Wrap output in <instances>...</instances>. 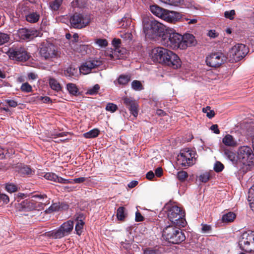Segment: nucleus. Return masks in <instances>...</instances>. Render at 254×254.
I'll return each instance as SVG.
<instances>
[{"mask_svg": "<svg viewBox=\"0 0 254 254\" xmlns=\"http://www.w3.org/2000/svg\"><path fill=\"white\" fill-rule=\"evenodd\" d=\"M46 179L53 181L55 182H58L61 184H69L72 182L69 180L64 179L56 175L55 174L52 173H47L44 175Z\"/></svg>", "mask_w": 254, "mask_h": 254, "instance_id": "22", "label": "nucleus"}, {"mask_svg": "<svg viewBox=\"0 0 254 254\" xmlns=\"http://www.w3.org/2000/svg\"><path fill=\"white\" fill-rule=\"evenodd\" d=\"M195 153L191 150H183L178 156V163L182 167L188 168L195 163Z\"/></svg>", "mask_w": 254, "mask_h": 254, "instance_id": "6", "label": "nucleus"}, {"mask_svg": "<svg viewBox=\"0 0 254 254\" xmlns=\"http://www.w3.org/2000/svg\"><path fill=\"white\" fill-rule=\"evenodd\" d=\"M20 172L23 174H32V171L31 169L27 166H25L22 167L20 170Z\"/></svg>", "mask_w": 254, "mask_h": 254, "instance_id": "48", "label": "nucleus"}, {"mask_svg": "<svg viewBox=\"0 0 254 254\" xmlns=\"http://www.w3.org/2000/svg\"><path fill=\"white\" fill-rule=\"evenodd\" d=\"M99 133L98 129H94L84 134V136L87 138H94L97 137Z\"/></svg>", "mask_w": 254, "mask_h": 254, "instance_id": "35", "label": "nucleus"}, {"mask_svg": "<svg viewBox=\"0 0 254 254\" xmlns=\"http://www.w3.org/2000/svg\"><path fill=\"white\" fill-rule=\"evenodd\" d=\"M185 216V212L177 205L169 207L167 209L168 218L175 225L184 227L187 224Z\"/></svg>", "mask_w": 254, "mask_h": 254, "instance_id": "4", "label": "nucleus"}, {"mask_svg": "<svg viewBox=\"0 0 254 254\" xmlns=\"http://www.w3.org/2000/svg\"><path fill=\"white\" fill-rule=\"evenodd\" d=\"M170 50L161 47L154 48L151 51L150 57L152 61L159 64H164Z\"/></svg>", "mask_w": 254, "mask_h": 254, "instance_id": "11", "label": "nucleus"}, {"mask_svg": "<svg viewBox=\"0 0 254 254\" xmlns=\"http://www.w3.org/2000/svg\"><path fill=\"white\" fill-rule=\"evenodd\" d=\"M237 158L244 164L250 165L254 163V154L251 148L248 146H243L239 148Z\"/></svg>", "mask_w": 254, "mask_h": 254, "instance_id": "8", "label": "nucleus"}, {"mask_svg": "<svg viewBox=\"0 0 254 254\" xmlns=\"http://www.w3.org/2000/svg\"><path fill=\"white\" fill-rule=\"evenodd\" d=\"M224 153L226 157L233 163L237 162V160L236 158V154L234 152H232L229 149H224Z\"/></svg>", "mask_w": 254, "mask_h": 254, "instance_id": "27", "label": "nucleus"}, {"mask_svg": "<svg viewBox=\"0 0 254 254\" xmlns=\"http://www.w3.org/2000/svg\"><path fill=\"white\" fill-rule=\"evenodd\" d=\"M143 254H161V252L159 248H147L143 249Z\"/></svg>", "mask_w": 254, "mask_h": 254, "instance_id": "30", "label": "nucleus"}, {"mask_svg": "<svg viewBox=\"0 0 254 254\" xmlns=\"http://www.w3.org/2000/svg\"><path fill=\"white\" fill-rule=\"evenodd\" d=\"M49 84L51 88L57 91L61 89V86L57 80L53 78H50L49 79Z\"/></svg>", "mask_w": 254, "mask_h": 254, "instance_id": "29", "label": "nucleus"}, {"mask_svg": "<svg viewBox=\"0 0 254 254\" xmlns=\"http://www.w3.org/2000/svg\"><path fill=\"white\" fill-rule=\"evenodd\" d=\"M207 35L211 38H215L219 36V33L215 30H210L208 31Z\"/></svg>", "mask_w": 254, "mask_h": 254, "instance_id": "54", "label": "nucleus"}, {"mask_svg": "<svg viewBox=\"0 0 254 254\" xmlns=\"http://www.w3.org/2000/svg\"><path fill=\"white\" fill-rule=\"evenodd\" d=\"M248 49L246 45L238 44L233 47L229 52L230 61L232 63L237 62L247 54Z\"/></svg>", "mask_w": 254, "mask_h": 254, "instance_id": "9", "label": "nucleus"}, {"mask_svg": "<svg viewBox=\"0 0 254 254\" xmlns=\"http://www.w3.org/2000/svg\"><path fill=\"white\" fill-rule=\"evenodd\" d=\"M130 80V76L129 75H121L118 78V82L120 84L125 85Z\"/></svg>", "mask_w": 254, "mask_h": 254, "instance_id": "34", "label": "nucleus"}, {"mask_svg": "<svg viewBox=\"0 0 254 254\" xmlns=\"http://www.w3.org/2000/svg\"><path fill=\"white\" fill-rule=\"evenodd\" d=\"M58 230L56 231H52L45 233V235L48 237H52L54 239H60L61 237H57Z\"/></svg>", "mask_w": 254, "mask_h": 254, "instance_id": "51", "label": "nucleus"}, {"mask_svg": "<svg viewBox=\"0 0 254 254\" xmlns=\"http://www.w3.org/2000/svg\"><path fill=\"white\" fill-rule=\"evenodd\" d=\"M177 177L180 181L183 182L188 177V174L185 171H180L178 172Z\"/></svg>", "mask_w": 254, "mask_h": 254, "instance_id": "36", "label": "nucleus"}, {"mask_svg": "<svg viewBox=\"0 0 254 254\" xmlns=\"http://www.w3.org/2000/svg\"><path fill=\"white\" fill-rule=\"evenodd\" d=\"M102 64L99 60H90L83 64L79 67V71L83 74H87L91 72L92 69L97 68Z\"/></svg>", "mask_w": 254, "mask_h": 254, "instance_id": "14", "label": "nucleus"}, {"mask_svg": "<svg viewBox=\"0 0 254 254\" xmlns=\"http://www.w3.org/2000/svg\"><path fill=\"white\" fill-rule=\"evenodd\" d=\"M143 31L148 37L164 35L166 27L152 18L144 17L143 19Z\"/></svg>", "mask_w": 254, "mask_h": 254, "instance_id": "1", "label": "nucleus"}, {"mask_svg": "<svg viewBox=\"0 0 254 254\" xmlns=\"http://www.w3.org/2000/svg\"><path fill=\"white\" fill-rule=\"evenodd\" d=\"M201 230L203 233H208L211 230V227L210 225L204 224L202 225Z\"/></svg>", "mask_w": 254, "mask_h": 254, "instance_id": "57", "label": "nucleus"}, {"mask_svg": "<svg viewBox=\"0 0 254 254\" xmlns=\"http://www.w3.org/2000/svg\"><path fill=\"white\" fill-rule=\"evenodd\" d=\"M5 190L10 193L14 192L17 191V186L12 183H7L5 184Z\"/></svg>", "mask_w": 254, "mask_h": 254, "instance_id": "37", "label": "nucleus"}, {"mask_svg": "<svg viewBox=\"0 0 254 254\" xmlns=\"http://www.w3.org/2000/svg\"><path fill=\"white\" fill-rule=\"evenodd\" d=\"M66 71L69 76H72L75 72V69L72 66H69L67 68Z\"/></svg>", "mask_w": 254, "mask_h": 254, "instance_id": "58", "label": "nucleus"}, {"mask_svg": "<svg viewBox=\"0 0 254 254\" xmlns=\"http://www.w3.org/2000/svg\"><path fill=\"white\" fill-rule=\"evenodd\" d=\"M20 89L21 91L25 92H30L32 91L31 86L27 82L23 83L21 86Z\"/></svg>", "mask_w": 254, "mask_h": 254, "instance_id": "46", "label": "nucleus"}, {"mask_svg": "<svg viewBox=\"0 0 254 254\" xmlns=\"http://www.w3.org/2000/svg\"><path fill=\"white\" fill-rule=\"evenodd\" d=\"M210 129L216 134H219L220 130L217 125H213L210 127Z\"/></svg>", "mask_w": 254, "mask_h": 254, "instance_id": "63", "label": "nucleus"}, {"mask_svg": "<svg viewBox=\"0 0 254 254\" xmlns=\"http://www.w3.org/2000/svg\"><path fill=\"white\" fill-rule=\"evenodd\" d=\"M131 87L135 90H141L143 87L141 83L138 80H134L131 83Z\"/></svg>", "mask_w": 254, "mask_h": 254, "instance_id": "39", "label": "nucleus"}, {"mask_svg": "<svg viewBox=\"0 0 254 254\" xmlns=\"http://www.w3.org/2000/svg\"><path fill=\"white\" fill-rule=\"evenodd\" d=\"M95 43L97 44L100 48H105L108 45V41L105 39H95Z\"/></svg>", "mask_w": 254, "mask_h": 254, "instance_id": "38", "label": "nucleus"}, {"mask_svg": "<svg viewBox=\"0 0 254 254\" xmlns=\"http://www.w3.org/2000/svg\"><path fill=\"white\" fill-rule=\"evenodd\" d=\"M144 220V217L142 216L141 213L139 212H136L135 213V221L137 222L142 221Z\"/></svg>", "mask_w": 254, "mask_h": 254, "instance_id": "61", "label": "nucleus"}, {"mask_svg": "<svg viewBox=\"0 0 254 254\" xmlns=\"http://www.w3.org/2000/svg\"><path fill=\"white\" fill-rule=\"evenodd\" d=\"M60 208V205L59 203H53L48 209L46 210L47 213H51L52 212L56 211Z\"/></svg>", "mask_w": 254, "mask_h": 254, "instance_id": "47", "label": "nucleus"}, {"mask_svg": "<svg viewBox=\"0 0 254 254\" xmlns=\"http://www.w3.org/2000/svg\"><path fill=\"white\" fill-rule=\"evenodd\" d=\"M240 249L246 252H254V232L247 231L242 234L239 242Z\"/></svg>", "mask_w": 254, "mask_h": 254, "instance_id": "5", "label": "nucleus"}, {"mask_svg": "<svg viewBox=\"0 0 254 254\" xmlns=\"http://www.w3.org/2000/svg\"><path fill=\"white\" fill-rule=\"evenodd\" d=\"M0 200H2L4 203L7 204L9 201V197L5 194H0Z\"/></svg>", "mask_w": 254, "mask_h": 254, "instance_id": "56", "label": "nucleus"}, {"mask_svg": "<svg viewBox=\"0 0 254 254\" xmlns=\"http://www.w3.org/2000/svg\"><path fill=\"white\" fill-rule=\"evenodd\" d=\"M70 22L74 28L81 29L89 24L90 19L87 15L75 13L70 17Z\"/></svg>", "mask_w": 254, "mask_h": 254, "instance_id": "10", "label": "nucleus"}, {"mask_svg": "<svg viewBox=\"0 0 254 254\" xmlns=\"http://www.w3.org/2000/svg\"><path fill=\"white\" fill-rule=\"evenodd\" d=\"M5 101L11 107H16L17 106V103L14 100H7Z\"/></svg>", "mask_w": 254, "mask_h": 254, "instance_id": "60", "label": "nucleus"}, {"mask_svg": "<svg viewBox=\"0 0 254 254\" xmlns=\"http://www.w3.org/2000/svg\"><path fill=\"white\" fill-rule=\"evenodd\" d=\"M155 174L157 177H160L163 174V170L162 168H157L155 171Z\"/></svg>", "mask_w": 254, "mask_h": 254, "instance_id": "62", "label": "nucleus"}, {"mask_svg": "<svg viewBox=\"0 0 254 254\" xmlns=\"http://www.w3.org/2000/svg\"><path fill=\"white\" fill-rule=\"evenodd\" d=\"M236 214L232 212H229L228 213L224 214L222 218V221L224 223H230L235 219Z\"/></svg>", "mask_w": 254, "mask_h": 254, "instance_id": "26", "label": "nucleus"}, {"mask_svg": "<svg viewBox=\"0 0 254 254\" xmlns=\"http://www.w3.org/2000/svg\"><path fill=\"white\" fill-rule=\"evenodd\" d=\"M74 222L69 220L63 223L58 229L57 237L63 238L70 233L73 228Z\"/></svg>", "mask_w": 254, "mask_h": 254, "instance_id": "18", "label": "nucleus"}, {"mask_svg": "<svg viewBox=\"0 0 254 254\" xmlns=\"http://www.w3.org/2000/svg\"><path fill=\"white\" fill-rule=\"evenodd\" d=\"M63 0H55L51 4V8L54 10H57L59 9L61 4L62 3Z\"/></svg>", "mask_w": 254, "mask_h": 254, "instance_id": "41", "label": "nucleus"}, {"mask_svg": "<svg viewBox=\"0 0 254 254\" xmlns=\"http://www.w3.org/2000/svg\"><path fill=\"white\" fill-rule=\"evenodd\" d=\"M235 14V11L234 10H231L230 11H226L224 13L225 17L231 20L233 19Z\"/></svg>", "mask_w": 254, "mask_h": 254, "instance_id": "53", "label": "nucleus"}, {"mask_svg": "<svg viewBox=\"0 0 254 254\" xmlns=\"http://www.w3.org/2000/svg\"><path fill=\"white\" fill-rule=\"evenodd\" d=\"M248 200L250 202V207L254 212V186L249 189Z\"/></svg>", "mask_w": 254, "mask_h": 254, "instance_id": "28", "label": "nucleus"}, {"mask_svg": "<svg viewBox=\"0 0 254 254\" xmlns=\"http://www.w3.org/2000/svg\"><path fill=\"white\" fill-rule=\"evenodd\" d=\"M8 54L10 58L19 61H26L29 58L27 52L22 48L9 49Z\"/></svg>", "mask_w": 254, "mask_h": 254, "instance_id": "13", "label": "nucleus"}, {"mask_svg": "<svg viewBox=\"0 0 254 254\" xmlns=\"http://www.w3.org/2000/svg\"><path fill=\"white\" fill-rule=\"evenodd\" d=\"M124 104L129 109L130 113L136 117L138 112V105L137 102L131 98L124 97L122 98Z\"/></svg>", "mask_w": 254, "mask_h": 254, "instance_id": "17", "label": "nucleus"}, {"mask_svg": "<svg viewBox=\"0 0 254 254\" xmlns=\"http://www.w3.org/2000/svg\"><path fill=\"white\" fill-rule=\"evenodd\" d=\"M162 2L170 5H178L184 0H161Z\"/></svg>", "mask_w": 254, "mask_h": 254, "instance_id": "44", "label": "nucleus"}, {"mask_svg": "<svg viewBox=\"0 0 254 254\" xmlns=\"http://www.w3.org/2000/svg\"><path fill=\"white\" fill-rule=\"evenodd\" d=\"M181 60L179 57L173 52L170 51L167 56V59L165 60L164 64L177 69L181 66Z\"/></svg>", "mask_w": 254, "mask_h": 254, "instance_id": "16", "label": "nucleus"}, {"mask_svg": "<svg viewBox=\"0 0 254 254\" xmlns=\"http://www.w3.org/2000/svg\"><path fill=\"white\" fill-rule=\"evenodd\" d=\"M162 236L166 241L175 244H179L186 239L184 233L180 229L172 225H169L164 229Z\"/></svg>", "mask_w": 254, "mask_h": 254, "instance_id": "3", "label": "nucleus"}, {"mask_svg": "<svg viewBox=\"0 0 254 254\" xmlns=\"http://www.w3.org/2000/svg\"><path fill=\"white\" fill-rule=\"evenodd\" d=\"M182 36L177 33L173 32L164 36L161 40L162 45L171 48L176 49L180 48Z\"/></svg>", "mask_w": 254, "mask_h": 254, "instance_id": "7", "label": "nucleus"}, {"mask_svg": "<svg viewBox=\"0 0 254 254\" xmlns=\"http://www.w3.org/2000/svg\"><path fill=\"white\" fill-rule=\"evenodd\" d=\"M117 109H118L117 106L116 104H114L112 103H109L107 104L106 107V110L107 111H110L112 113L115 112V111H116L117 110Z\"/></svg>", "mask_w": 254, "mask_h": 254, "instance_id": "45", "label": "nucleus"}, {"mask_svg": "<svg viewBox=\"0 0 254 254\" xmlns=\"http://www.w3.org/2000/svg\"><path fill=\"white\" fill-rule=\"evenodd\" d=\"M100 89L98 84H96L92 88L89 89L87 91V94L89 95H94L97 93Z\"/></svg>", "mask_w": 254, "mask_h": 254, "instance_id": "42", "label": "nucleus"}, {"mask_svg": "<svg viewBox=\"0 0 254 254\" xmlns=\"http://www.w3.org/2000/svg\"><path fill=\"white\" fill-rule=\"evenodd\" d=\"M39 19V15L35 12L31 13L26 16V20L31 23L36 22Z\"/></svg>", "mask_w": 254, "mask_h": 254, "instance_id": "32", "label": "nucleus"}, {"mask_svg": "<svg viewBox=\"0 0 254 254\" xmlns=\"http://www.w3.org/2000/svg\"><path fill=\"white\" fill-rule=\"evenodd\" d=\"M127 216L125 213V208L124 207H120L117 209V217L119 221H124Z\"/></svg>", "mask_w": 254, "mask_h": 254, "instance_id": "31", "label": "nucleus"}, {"mask_svg": "<svg viewBox=\"0 0 254 254\" xmlns=\"http://www.w3.org/2000/svg\"><path fill=\"white\" fill-rule=\"evenodd\" d=\"M39 54L42 59L47 61H54L61 57L60 49L50 42H43L39 47Z\"/></svg>", "mask_w": 254, "mask_h": 254, "instance_id": "2", "label": "nucleus"}, {"mask_svg": "<svg viewBox=\"0 0 254 254\" xmlns=\"http://www.w3.org/2000/svg\"><path fill=\"white\" fill-rule=\"evenodd\" d=\"M203 112L206 113L207 117L209 118H212L215 115V112L213 110H210V107L207 106L206 108L203 109Z\"/></svg>", "mask_w": 254, "mask_h": 254, "instance_id": "43", "label": "nucleus"}, {"mask_svg": "<svg viewBox=\"0 0 254 254\" xmlns=\"http://www.w3.org/2000/svg\"><path fill=\"white\" fill-rule=\"evenodd\" d=\"M223 143L226 146L235 147L237 145V141L230 134L226 135L222 139Z\"/></svg>", "mask_w": 254, "mask_h": 254, "instance_id": "25", "label": "nucleus"}, {"mask_svg": "<svg viewBox=\"0 0 254 254\" xmlns=\"http://www.w3.org/2000/svg\"><path fill=\"white\" fill-rule=\"evenodd\" d=\"M226 61V58L221 53H213L206 58L207 65L211 67L219 66Z\"/></svg>", "mask_w": 254, "mask_h": 254, "instance_id": "12", "label": "nucleus"}, {"mask_svg": "<svg viewBox=\"0 0 254 254\" xmlns=\"http://www.w3.org/2000/svg\"><path fill=\"white\" fill-rule=\"evenodd\" d=\"M88 49V46L85 45H80L79 48H76V51L82 54H84L86 53Z\"/></svg>", "mask_w": 254, "mask_h": 254, "instance_id": "52", "label": "nucleus"}, {"mask_svg": "<svg viewBox=\"0 0 254 254\" xmlns=\"http://www.w3.org/2000/svg\"><path fill=\"white\" fill-rule=\"evenodd\" d=\"M16 208L17 211L19 212H27L38 209L36 204L33 200H25L20 203L16 204Z\"/></svg>", "mask_w": 254, "mask_h": 254, "instance_id": "15", "label": "nucleus"}, {"mask_svg": "<svg viewBox=\"0 0 254 254\" xmlns=\"http://www.w3.org/2000/svg\"><path fill=\"white\" fill-rule=\"evenodd\" d=\"M9 38V36L7 34L0 32V45L7 43Z\"/></svg>", "mask_w": 254, "mask_h": 254, "instance_id": "40", "label": "nucleus"}, {"mask_svg": "<svg viewBox=\"0 0 254 254\" xmlns=\"http://www.w3.org/2000/svg\"><path fill=\"white\" fill-rule=\"evenodd\" d=\"M36 32L33 30H28L25 28L19 29L18 31L19 37L23 40H31L37 35Z\"/></svg>", "mask_w": 254, "mask_h": 254, "instance_id": "21", "label": "nucleus"}, {"mask_svg": "<svg viewBox=\"0 0 254 254\" xmlns=\"http://www.w3.org/2000/svg\"><path fill=\"white\" fill-rule=\"evenodd\" d=\"M150 9L151 12L156 16L161 18L165 10L164 9L157 5H153L150 6Z\"/></svg>", "mask_w": 254, "mask_h": 254, "instance_id": "24", "label": "nucleus"}, {"mask_svg": "<svg viewBox=\"0 0 254 254\" xmlns=\"http://www.w3.org/2000/svg\"><path fill=\"white\" fill-rule=\"evenodd\" d=\"M224 165L220 162L217 161L215 164L214 170L216 172H221L224 169Z\"/></svg>", "mask_w": 254, "mask_h": 254, "instance_id": "49", "label": "nucleus"}, {"mask_svg": "<svg viewBox=\"0 0 254 254\" xmlns=\"http://www.w3.org/2000/svg\"><path fill=\"white\" fill-rule=\"evenodd\" d=\"M210 179V176L208 173H205L201 174L199 177V180L202 183L207 182Z\"/></svg>", "mask_w": 254, "mask_h": 254, "instance_id": "50", "label": "nucleus"}, {"mask_svg": "<svg viewBox=\"0 0 254 254\" xmlns=\"http://www.w3.org/2000/svg\"><path fill=\"white\" fill-rule=\"evenodd\" d=\"M154 177V173L150 171L148 172L146 174V178L149 180H151Z\"/></svg>", "mask_w": 254, "mask_h": 254, "instance_id": "64", "label": "nucleus"}, {"mask_svg": "<svg viewBox=\"0 0 254 254\" xmlns=\"http://www.w3.org/2000/svg\"><path fill=\"white\" fill-rule=\"evenodd\" d=\"M121 37L126 40H131L132 39V35L130 32H126L121 35Z\"/></svg>", "mask_w": 254, "mask_h": 254, "instance_id": "59", "label": "nucleus"}, {"mask_svg": "<svg viewBox=\"0 0 254 254\" xmlns=\"http://www.w3.org/2000/svg\"><path fill=\"white\" fill-rule=\"evenodd\" d=\"M182 39L180 46V49H186L187 47L194 46L196 43L194 36L190 34L184 35L182 36Z\"/></svg>", "mask_w": 254, "mask_h": 254, "instance_id": "19", "label": "nucleus"}, {"mask_svg": "<svg viewBox=\"0 0 254 254\" xmlns=\"http://www.w3.org/2000/svg\"><path fill=\"white\" fill-rule=\"evenodd\" d=\"M86 179L87 178H86L85 177H80V178L74 179L72 181H70L72 182L71 184H72L73 183L80 184V183H83L84 181H85L86 180Z\"/></svg>", "mask_w": 254, "mask_h": 254, "instance_id": "55", "label": "nucleus"}, {"mask_svg": "<svg viewBox=\"0 0 254 254\" xmlns=\"http://www.w3.org/2000/svg\"><path fill=\"white\" fill-rule=\"evenodd\" d=\"M66 88L68 92L72 95H75L78 91L76 85L73 83H68L66 85Z\"/></svg>", "mask_w": 254, "mask_h": 254, "instance_id": "33", "label": "nucleus"}, {"mask_svg": "<svg viewBox=\"0 0 254 254\" xmlns=\"http://www.w3.org/2000/svg\"><path fill=\"white\" fill-rule=\"evenodd\" d=\"M180 18L181 16L179 13L167 9L161 17V19L171 23H175L177 21H178Z\"/></svg>", "mask_w": 254, "mask_h": 254, "instance_id": "20", "label": "nucleus"}, {"mask_svg": "<svg viewBox=\"0 0 254 254\" xmlns=\"http://www.w3.org/2000/svg\"><path fill=\"white\" fill-rule=\"evenodd\" d=\"M84 219V216L83 214H79L78 216L76 217V220L77 221V223L75 225V231L76 232V234L78 235H80L83 229V226L84 225V222L83 221Z\"/></svg>", "mask_w": 254, "mask_h": 254, "instance_id": "23", "label": "nucleus"}]
</instances>
